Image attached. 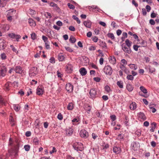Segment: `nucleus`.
Listing matches in <instances>:
<instances>
[{"label": "nucleus", "mask_w": 159, "mask_h": 159, "mask_svg": "<svg viewBox=\"0 0 159 159\" xmlns=\"http://www.w3.org/2000/svg\"><path fill=\"white\" fill-rule=\"evenodd\" d=\"M127 79L128 80H134V77L131 75H127Z\"/></svg>", "instance_id": "nucleus-39"}, {"label": "nucleus", "mask_w": 159, "mask_h": 159, "mask_svg": "<svg viewBox=\"0 0 159 159\" xmlns=\"http://www.w3.org/2000/svg\"><path fill=\"white\" fill-rule=\"evenodd\" d=\"M146 8L147 9V11L148 12H149L151 9V7L149 5H147L146 7Z\"/></svg>", "instance_id": "nucleus-63"}, {"label": "nucleus", "mask_w": 159, "mask_h": 159, "mask_svg": "<svg viewBox=\"0 0 159 159\" xmlns=\"http://www.w3.org/2000/svg\"><path fill=\"white\" fill-rule=\"evenodd\" d=\"M42 38L43 39V40L44 41L45 43H46V42H48V39L47 37H46L43 35L42 37Z\"/></svg>", "instance_id": "nucleus-56"}, {"label": "nucleus", "mask_w": 159, "mask_h": 159, "mask_svg": "<svg viewBox=\"0 0 159 159\" xmlns=\"http://www.w3.org/2000/svg\"><path fill=\"white\" fill-rule=\"evenodd\" d=\"M125 43L126 44L128 47H130L131 45L132 42L130 41L129 40L127 39L125 41Z\"/></svg>", "instance_id": "nucleus-34"}, {"label": "nucleus", "mask_w": 159, "mask_h": 159, "mask_svg": "<svg viewBox=\"0 0 159 159\" xmlns=\"http://www.w3.org/2000/svg\"><path fill=\"white\" fill-rule=\"evenodd\" d=\"M140 47V46H138V45H134L133 46V48L135 51H138V48Z\"/></svg>", "instance_id": "nucleus-54"}, {"label": "nucleus", "mask_w": 159, "mask_h": 159, "mask_svg": "<svg viewBox=\"0 0 159 159\" xmlns=\"http://www.w3.org/2000/svg\"><path fill=\"white\" fill-rule=\"evenodd\" d=\"M24 148L26 151H28L30 149V146L29 145H26L24 146Z\"/></svg>", "instance_id": "nucleus-43"}, {"label": "nucleus", "mask_w": 159, "mask_h": 159, "mask_svg": "<svg viewBox=\"0 0 159 159\" xmlns=\"http://www.w3.org/2000/svg\"><path fill=\"white\" fill-rule=\"evenodd\" d=\"M66 71L68 73H71L73 70V66L70 64L68 63L66 65Z\"/></svg>", "instance_id": "nucleus-12"}, {"label": "nucleus", "mask_w": 159, "mask_h": 159, "mask_svg": "<svg viewBox=\"0 0 159 159\" xmlns=\"http://www.w3.org/2000/svg\"><path fill=\"white\" fill-rule=\"evenodd\" d=\"M66 89L68 92L71 93L73 91V86L70 83H68L66 85Z\"/></svg>", "instance_id": "nucleus-4"}, {"label": "nucleus", "mask_w": 159, "mask_h": 159, "mask_svg": "<svg viewBox=\"0 0 159 159\" xmlns=\"http://www.w3.org/2000/svg\"><path fill=\"white\" fill-rule=\"evenodd\" d=\"M7 2L4 1L0 0V7H4L6 5Z\"/></svg>", "instance_id": "nucleus-29"}, {"label": "nucleus", "mask_w": 159, "mask_h": 159, "mask_svg": "<svg viewBox=\"0 0 159 159\" xmlns=\"http://www.w3.org/2000/svg\"><path fill=\"white\" fill-rule=\"evenodd\" d=\"M9 36L12 38V39H15L17 41H19V39H20L21 36L19 35L16 34L14 33H10L8 34Z\"/></svg>", "instance_id": "nucleus-7"}, {"label": "nucleus", "mask_w": 159, "mask_h": 159, "mask_svg": "<svg viewBox=\"0 0 159 159\" xmlns=\"http://www.w3.org/2000/svg\"><path fill=\"white\" fill-rule=\"evenodd\" d=\"M14 70L16 73L20 74H21L23 71L21 67L20 66H16Z\"/></svg>", "instance_id": "nucleus-13"}, {"label": "nucleus", "mask_w": 159, "mask_h": 159, "mask_svg": "<svg viewBox=\"0 0 159 159\" xmlns=\"http://www.w3.org/2000/svg\"><path fill=\"white\" fill-rule=\"evenodd\" d=\"M67 6L70 9L73 10L75 9V6L72 4H71L70 3H68Z\"/></svg>", "instance_id": "nucleus-45"}, {"label": "nucleus", "mask_w": 159, "mask_h": 159, "mask_svg": "<svg viewBox=\"0 0 159 159\" xmlns=\"http://www.w3.org/2000/svg\"><path fill=\"white\" fill-rule=\"evenodd\" d=\"M80 134L81 137L86 138L89 136L88 133L85 130H82L80 132Z\"/></svg>", "instance_id": "nucleus-6"}, {"label": "nucleus", "mask_w": 159, "mask_h": 159, "mask_svg": "<svg viewBox=\"0 0 159 159\" xmlns=\"http://www.w3.org/2000/svg\"><path fill=\"white\" fill-rule=\"evenodd\" d=\"M49 61L50 63H55V59L53 57H51L49 59Z\"/></svg>", "instance_id": "nucleus-49"}, {"label": "nucleus", "mask_w": 159, "mask_h": 159, "mask_svg": "<svg viewBox=\"0 0 159 159\" xmlns=\"http://www.w3.org/2000/svg\"><path fill=\"white\" fill-rule=\"evenodd\" d=\"M126 88L128 90L129 92L132 91L134 89V87L130 84H127Z\"/></svg>", "instance_id": "nucleus-21"}, {"label": "nucleus", "mask_w": 159, "mask_h": 159, "mask_svg": "<svg viewBox=\"0 0 159 159\" xmlns=\"http://www.w3.org/2000/svg\"><path fill=\"white\" fill-rule=\"evenodd\" d=\"M29 22L30 25L34 26L36 25L35 22L32 19H29Z\"/></svg>", "instance_id": "nucleus-36"}, {"label": "nucleus", "mask_w": 159, "mask_h": 159, "mask_svg": "<svg viewBox=\"0 0 159 159\" xmlns=\"http://www.w3.org/2000/svg\"><path fill=\"white\" fill-rule=\"evenodd\" d=\"M19 146V143H17L16 146L11 148L8 150L9 156L11 157V158L16 157L18 155Z\"/></svg>", "instance_id": "nucleus-1"}, {"label": "nucleus", "mask_w": 159, "mask_h": 159, "mask_svg": "<svg viewBox=\"0 0 159 159\" xmlns=\"http://www.w3.org/2000/svg\"><path fill=\"white\" fill-rule=\"evenodd\" d=\"M150 23L152 25H154L155 24V22L153 19H151L149 20Z\"/></svg>", "instance_id": "nucleus-64"}, {"label": "nucleus", "mask_w": 159, "mask_h": 159, "mask_svg": "<svg viewBox=\"0 0 159 159\" xmlns=\"http://www.w3.org/2000/svg\"><path fill=\"white\" fill-rule=\"evenodd\" d=\"M129 66L132 69L136 70L137 69V66L134 64H130L129 65Z\"/></svg>", "instance_id": "nucleus-32"}, {"label": "nucleus", "mask_w": 159, "mask_h": 159, "mask_svg": "<svg viewBox=\"0 0 159 159\" xmlns=\"http://www.w3.org/2000/svg\"><path fill=\"white\" fill-rule=\"evenodd\" d=\"M91 7L94 10H95L96 9H97V11H98V12H99L100 9L98 8L97 6H95L94 5H93ZM95 11V10H94V11Z\"/></svg>", "instance_id": "nucleus-46"}, {"label": "nucleus", "mask_w": 159, "mask_h": 159, "mask_svg": "<svg viewBox=\"0 0 159 159\" xmlns=\"http://www.w3.org/2000/svg\"><path fill=\"white\" fill-rule=\"evenodd\" d=\"M73 108V104L72 102H70L69 103L67 106V109L69 110H71Z\"/></svg>", "instance_id": "nucleus-26"}, {"label": "nucleus", "mask_w": 159, "mask_h": 159, "mask_svg": "<svg viewBox=\"0 0 159 159\" xmlns=\"http://www.w3.org/2000/svg\"><path fill=\"white\" fill-rule=\"evenodd\" d=\"M107 36L108 37L110 38L112 40H113L115 39L113 33H108L107 34Z\"/></svg>", "instance_id": "nucleus-35"}, {"label": "nucleus", "mask_w": 159, "mask_h": 159, "mask_svg": "<svg viewBox=\"0 0 159 159\" xmlns=\"http://www.w3.org/2000/svg\"><path fill=\"white\" fill-rule=\"evenodd\" d=\"M149 66V71L151 73H152L154 72H155V69L153 67H152L150 66Z\"/></svg>", "instance_id": "nucleus-41"}, {"label": "nucleus", "mask_w": 159, "mask_h": 159, "mask_svg": "<svg viewBox=\"0 0 159 159\" xmlns=\"http://www.w3.org/2000/svg\"><path fill=\"white\" fill-rule=\"evenodd\" d=\"M33 142L34 144L37 145L39 144V140L37 138H35L33 139Z\"/></svg>", "instance_id": "nucleus-38"}, {"label": "nucleus", "mask_w": 159, "mask_h": 159, "mask_svg": "<svg viewBox=\"0 0 159 159\" xmlns=\"http://www.w3.org/2000/svg\"><path fill=\"white\" fill-rule=\"evenodd\" d=\"M7 71L6 67L4 66H3L0 70V74L2 76H4L6 75V73Z\"/></svg>", "instance_id": "nucleus-15"}, {"label": "nucleus", "mask_w": 159, "mask_h": 159, "mask_svg": "<svg viewBox=\"0 0 159 159\" xmlns=\"http://www.w3.org/2000/svg\"><path fill=\"white\" fill-rule=\"evenodd\" d=\"M111 119L112 120V121H114L116 119V116L114 115H111L110 116Z\"/></svg>", "instance_id": "nucleus-47"}, {"label": "nucleus", "mask_w": 159, "mask_h": 159, "mask_svg": "<svg viewBox=\"0 0 159 159\" xmlns=\"http://www.w3.org/2000/svg\"><path fill=\"white\" fill-rule=\"evenodd\" d=\"M140 90L144 93H147V90L143 86H141L140 87Z\"/></svg>", "instance_id": "nucleus-31"}, {"label": "nucleus", "mask_w": 159, "mask_h": 159, "mask_svg": "<svg viewBox=\"0 0 159 159\" xmlns=\"http://www.w3.org/2000/svg\"><path fill=\"white\" fill-rule=\"evenodd\" d=\"M57 118L60 120H61L63 119V116L61 113H59L57 115Z\"/></svg>", "instance_id": "nucleus-50"}, {"label": "nucleus", "mask_w": 159, "mask_h": 159, "mask_svg": "<svg viewBox=\"0 0 159 159\" xmlns=\"http://www.w3.org/2000/svg\"><path fill=\"white\" fill-rule=\"evenodd\" d=\"M69 41L71 43H73L75 42L76 41V39L73 36H71L69 39Z\"/></svg>", "instance_id": "nucleus-30"}, {"label": "nucleus", "mask_w": 159, "mask_h": 159, "mask_svg": "<svg viewBox=\"0 0 159 159\" xmlns=\"http://www.w3.org/2000/svg\"><path fill=\"white\" fill-rule=\"evenodd\" d=\"M90 65L92 68L96 69H98V67L95 64H93V63H91Z\"/></svg>", "instance_id": "nucleus-57"}, {"label": "nucleus", "mask_w": 159, "mask_h": 159, "mask_svg": "<svg viewBox=\"0 0 159 159\" xmlns=\"http://www.w3.org/2000/svg\"><path fill=\"white\" fill-rule=\"evenodd\" d=\"M44 92V89L40 88H37V89L36 94H37L40 95L43 94Z\"/></svg>", "instance_id": "nucleus-17"}, {"label": "nucleus", "mask_w": 159, "mask_h": 159, "mask_svg": "<svg viewBox=\"0 0 159 159\" xmlns=\"http://www.w3.org/2000/svg\"><path fill=\"white\" fill-rule=\"evenodd\" d=\"M1 57L2 60L5 59L6 58V56L5 53H3L1 54Z\"/></svg>", "instance_id": "nucleus-51"}, {"label": "nucleus", "mask_w": 159, "mask_h": 159, "mask_svg": "<svg viewBox=\"0 0 159 159\" xmlns=\"http://www.w3.org/2000/svg\"><path fill=\"white\" fill-rule=\"evenodd\" d=\"M84 24L86 27L90 28L91 27L92 22L89 20L85 21L83 22Z\"/></svg>", "instance_id": "nucleus-14"}, {"label": "nucleus", "mask_w": 159, "mask_h": 159, "mask_svg": "<svg viewBox=\"0 0 159 159\" xmlns=\"http://www.w3.org/2000/svg\"><path fill=\"white\" fill-rule=\"evenodd\" d=\"M137 116L138 117L140 118L143 120H146V117L144 113L142 112H140L137 114Z\"/></svg>", "instance_id": "nucleus-11"}, {"label": "nucleus", "mask_w": 159, "mask_h": 159, "mask_svg": "<svg viewBox=\"0 0 159 159\" xmlns=\"http://www.w3.org/2000/svg\"><path fill=\"white\" fill-rule=\"evenodd\" d=\"M58 59L59 61H62L64 59V57L62 54L60 53L58 55Z\"/></svg>", "instance_id": "nucleus-25"}, {"label": "nucleus", "mask_w": 159, "mask_h": 159, "mask_svg": "<svg viewBox=\"0 0 159 159\" xmlns=\"http://www.w3.org/2000/svg\"><path fill=\"white\" fill-rule=\"evenodd\" d=\"M72 17L74 20H75L78 23L80 24V23L81 22L80 20L76 16L74 15L72 16Z\"/></svg>", "instance_id": "nucleus-33"}, {"label": "nucleus", "mask_w": 159, "mask_h": 159, "mask_svg": "<svg viewBox=\"0 0 159 159\" xmlns=\"http://www.w3.org/2000/svg\"><path fill=\"white\" fill-rule=\"evenodd\" d=\"M37 67H33L30 69L29 73L30 74V73H34L35 74H36L37 73Z\"/></svg>", "instance_id": "nucleus-18"}, {"label": "nucleus", "mask_w": 159, "mask_h": 159, "mask_svg": "<svg viewBox=\"0 0 159 159\" xmlns=\"http://www.w3.org/2000/svg\"><path fill=\"white\" fill-rule=\"evenodd\" d=\"M113 151L114 153L116 154H120L121 151V149L119 147L114 146L113 148Z\"/></svg>", "instance_id": "nucleus-8"}, {"label": "nucleus", "mask_w": 159, "mask_h": 159, "mask_svg": "<svg viewBox=\"0 0 159 159\" xmlns=\"http://www.w3.org/2000/svg\"><path fill=\"white\" fill-rule=\"evenodd\" d=\"M14 108L16 111H18L20 109V107L19 105H15L14 107Z\"/></svg>", "instance_id": "nucleus-44"}, {"label": "nucleus", "mask_w": 159, "mask_h": 159, "mask_svg": "<svg viewBox=\"0 0 159 159\" xmlns=\"http://www.w3.org/2000/svg\"><path fill=\"white\" fill-rule=\"evenodd\" d=\"M31 37L32 40H34L36 39V35L34 33H32L31 34Z\"/></svg>", "instance_id": "nucleus-42"}, {"label": "nucleus", "mask_w": 159, "mask_h": 159, "mask_svg": "<svg viewBox=\"0 0 159 159\" xmlns=\"http://www.w3.org/2000/svg\"><path fill=\"white\" fill-rule=\"evenodd\" d=\"M123 44L121 45V47L123 50L125 52L130 54L131 52V50L130 47L127 48L125 46H123Z\"/></svg>", "instance_id": "nucleus-10"}, {"label": "nucleus", "mask_w": 159, "mask_h": 159, "mask_svg": "<svg viewBox=\"0 0 159 159\" xmlns=\"http://www.w3.org/2000/svg\"><path fill=\"white\" fill-rule=\"evenodd\" d=\"M56 24L59 26H61L62 25V23L59 20L57 22Z\"/></svg>", "instance_id": "nucleus-62"}, {"label": "nucleus", "mask_w": 159, "mask_h": 159, "mask_svg": "<svg viewBox=\"0 0 159 159\" xmlns=\"http://www.w3.org/2000/svg\"><path fill=\"white\" fill-rule=\"evenodd\" d=\"M142 45V46L143 47H146L147 45V42L144 40H142V41L140 43Z\"/></svg>", "instance_id": "nucleus-37"}, {"label": "nucleus", "mask_w": 159, "mask_h": 159, "mask_svg": "<svg viewBox=\"0 0 159 159\" xmlns=\"http://www.w3.org/2000/svg\"><path fill=\"white\" fill-rule=\"evenodd\" d=\"M69 29L70 31H75V28L74 26H70L69 27Z\"/></svg>", "instance_id": "nucleus-60"}, {"label": "nucleus", "mask_w": 159, "mask_h": 159, "mask_svg": "<svg viewBox=\"0 0 159 159\" xmlns=\"http://www.w3.org/2000/svg\"><path fill=\"white\" fill-rule=\"evenodd\" d=\"M117 138L118 140H121L124 138V135L121 134H119Z\"/></svg>", "instance_id": "nucleus-40"}, {"label": "nucleus", "mask_w": 159, "mask_h": 159, "mask_svg": "<svg viewBox=\"0 0 159 159\" xmlns=\"http://www.w3.org/2000/svg\"><path fill=\"white\" fill-rule=\"evenodd\" d=\"M139 147V144L138 142H134L131 144V147L134 151L138 150Z\"/></svg>", "instance_id": "nucleus-3"}, {"label": "nucleus", "mask_w": 159, "mask_h": 159, "mask_svg": "<svg viewBox=\"0 0 159 159\" xmlns=\"http://www.w3.org/2000/svg\"><path fill=\"white\" fill-rule=\"evenodd\" d=\"M99 44L100 46H102L103 48H107V46L106 43L104 42H103L102 41H101V40L99 41Z\"/></svg>", "instance_id": "nucleus-23"}, {"label": "nucleus", "mask_w": 159, "mask_h": 159, "mask_svg": "<svg viewBox=\"0 0 159 159\" xmlns=\"http://www.w3.org/2000/svg\"><path fill=\"white\" fill-rule=\"evenodd\" d=\"M78 143L79 142H76L74 143L73 145V147L74 149L77 151H79Z\"/></svg>", "instance_id": "nucleus-22"}, {"label": "nucleus", "mask_w": 159, "mask_h": 159, "mask_svg": "<svg viewBox=\"0 0 159 159\" xmlns=\"http://www.w3.org/2000/svg\"><path fill=\"white\" fill-rule=\"evenodd\" d=\"M79 71L80 74L82 76H84L87 73V71L86 69L84 67L81 68L80 69Z\"/></svg>", "instance_id": "nucleus-16"}, {"label": "nucleus", "mask_w": 159, "mask_h": 159, "mask_svg": "<svg viewBox=\"0 0 159 159\" xmlns=\"http://www.w3.org/2000/svg\"><path fill=\"white\" fill-rule=\"evenodd\" d=\"M5 41L2 39H0V50H4L5 49L4 47L5 46Z\"/></svg>", "instance_id": "nucleus-9"}, {"label": "nucleus", "mask_w": 159, "mask_h": 159, "mask_svg": "<svg viewBox=\"0 0 159 159\" xmlns=\"http://www.w3.org/2000/svg\"><path fill=\"white\" fill-rule=\"evenodd\" d=\"M57 152V150H56V148L55 147H53L52 148V150L51 151H50V153L51 154H52V153H53L55 152Z\"/></svg>", "instance_id": "nucleus-58"}, {"label": "nucleus", "mask_w": 159, "mask_h": 159, "mask_svg": "<svg viewBox=\"0 0 159 159\" xmlns=\"http://www.w3.org/2000/svg\"><path fill=\"white\" fill-rule=\"evenodd\" d=\"M89 94L92 99H94L96 97V95L97 94V92L94 89H91L89 92Z\"/></svg>", "instance_id": "nucleus-5"}, {"label": "nucleus", "mask_w": 159, "mask_h": 159, "mask_svg": "<svg viewBox=\"0 0 159 159\" xmlns=\"http://www.w3.org/2000/svg\"><path fill=\"white\" fill-rule=\"evenodd\" d=\"M150 108L152 109V113H154L156 111V109L154 108L153 107H151V105H149Z\"/></svg>", "instance_id": "nucleus-53"}, {"label": "nucleus", "mask_w": 159, "mask_h": 159, "mask_svg": "<svg viewBox=\"0 0 159 159\" xmlns=\"http://www.w3.org/2000/svg\"><path fill=\"white\" fill-rule=\"evenodd\" d=\"M73 131L71 128H70L69 129L66 130V133L67 135H70L73 134Z\"/></svg>", "instance_id": "nucleus-24"}, {"label": "nucleus", "mask_w": 159, "mask_h": 159, "mask_svg": "<svg viewBox=\"0 0 159 159\" xmlns=\"http://www.w3.org/2000/svg\"><path fill=\"white\" fill-rule=\"evenodd\" d=\"M110 61L111 62L113 65H115L116 64V59L114 56H111L110 57Z\"/></svg>", "instance_id": "nucleus-19"}, {"label": "nucleus", "mask_w": 159, "mask_h": 159, "mask_svg": "<svg viewBox=\"0 0 159 159\" xmlns=\"http://www.w3.org/2000/svg\"><path fill=\"white\" fill-rule=\"evenodd\" d=\"M103 71L106 74L109 75H111L112 73V69L109 65L105 66L103 69Z\"/></svg>", "instance_id": "nucleus-2"}, {"label": "nucleus", "mask_w": 159, "mask_h": 159, "mask_svg": "<svg viewBox=\"0 0 159 159\" xmlns=\"http://www.w3.org/2000/svg\"><path fill=\"white\" fill-rule=\"evenodd\" d=\"M129 108L131 110H134L136 108V104L135 102H133L129 106Z\"/></svg>", "instance_id": "nucleus-20"}, {"label": "nucleus", "mask_w": 159, "mask_h": 159, "mask_svg": "<svg viewBox=\"0 0 159 159\" xmlns=\"http://www.w3.org/2000/svg\"><path fill=\"white\" fill-rule=\"evenodd\" d=\"M9 82H7L5 85V87L7 90H9Z\"/></svg>", "instance_id": "nucleus-55"}, {"label": "nucleus", "mask_w": 159, "mask_h": 159, "mask_svg": "<svg viewBox=\"0 0 159 159\" xmlns=\"http://www.w3.org/2000/svg\"><path fill=\"white\" fill-rule=\"evenodd\" d=\"M116 84L119 88H123V82L122 81H118L116 83Z\"/></svg>", "instance_id": "nucleus-28"}, {"label": "nucleus", "mask_w": 159, "mask_h": 159, "mask_svg": "<svg viewBox=\"0 0 159 159\" xmlns=\"http://www.w3.org/2000/svg\"><path fill=\"white\" fill-rule=\"evenodd\" d=\"M79 151H82L84 149V147L83 144L80 142H79L78 143Z\"/></svg>", "instance_id": "nucleus-27"}, {"label": "nucleus", "mask_w": 159, "mask_h": 159, "mask_svg": "<svg viewBox=\"0 0 159 159\" xmlns=\"http://www.w3.org/2000/svg\"><path fill=\"white\" fill-rule=\"evenodd\" d=\"M65 48L66 51L69 52H71L73 51V50L70 47H65Z\"/></svg>", "instance_id": "nucleus-48"}, {"label": "nucleus", "mask_w": 159, "mask_h": 159, "mask_svg": "<svg viewBox=\"0 0 159 159\" xmlns=\"http://www.w3.org/2000/svg\"><path fill=\"white\" fill-rule=\"evenodd\" d=\"M105 90L108 92H109L110 90V88L108 85H106L105 87Z\"/></svg>", "instance_id": "nucleus-52"}, {"label": "nucleus", "mask_w": 159, "mask_h": 159, "mask_svg": "<svg viewBox=\"0 0 159 159\" xmlns=\"http://www.w3.org/2000/svg\"><path fill=\"white\" fill-rule=\"evenodd\" d=\"M92 40L94 42H97L98 41V38L97 37L95 36L92 38Z\"/></svg>", "instance_id": "nucleus-59"}, {"label": "nucleus", "mask_w": 159, "mask_h": 159, "mask_svg": "<svg viewBox=\"0 0 159 159\" xmlns=\"http://www.w3.org/2000/svg\"><path fill=\"white\" fill-rule=\"evenodd\" d=\"M142 14L143 16H146L147 14V12L146 9L145 8H143L142 9Z\"/></svg>", "instance_id": "nucleus-61"}]
</instances>
